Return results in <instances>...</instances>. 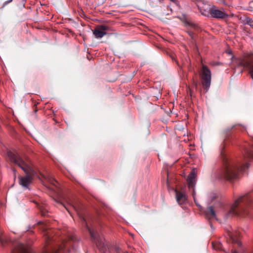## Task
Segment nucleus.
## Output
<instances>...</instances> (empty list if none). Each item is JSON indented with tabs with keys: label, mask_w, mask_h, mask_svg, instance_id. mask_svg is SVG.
I'll use <instances>...</instances> for the list:
<instances>
[{
	"label": "nucleus",
	"mask_w": 253,
	"mask_h": 253,
	"mask_svg": "<svg viewBox=\"0 0 253 253\" xmlns=\"http://www.w3.org/2000/svg\"><path fill=\"white\" fill-rule=\"evenodd\" d=\"M197 5L202 15L207 17L210 16L212 6L202 1H198Z\"/></svg>",
	"instance_id": "9"
},
{
	"label": "nucleus",
	"mask_w": 253,
	"mask_h": 253,
	"mask_svg": "<svg viewBox=\"0 0 253 253\" xmlns=\"http://www.w3.org/2000/svg\"><path fill=\"white\" fill-rule=\"evenodd\" d=\"M249 168V164L246 162L235 161L225 158L219 176L221 178L231 181L238 178L239 173Z\"/></svg>",
	"instance_id": "4"
},
{
	"label": "nucleus",
	"mask_w": 253,
	"mask_h": 253,
	"mask_svg": "<svg viewBox=\"0 0 253 253\" xmlns=\"http://www.w3.org/2000/svg\"><path fill=\"white\" fill-rule=\"evenodd\" d=\"M9 161L20 167L25 173L26 176L19 177V183L28 188L33 177L37 175L32 167L31 160L28 157L22 158L19 154L10 151L7 152Z\"/></svg>",
	"instance_id": "1"
},
{
	"label": "nucleus",
	"mask_w": 253,
	"mask_h": 253,
	"mask_svg": "<svg viewBox=\"0 0 253 253\" xmlns=\"http://www.w3.org/2000/svg\"><path fill=\"white\" fill-rule=\"evenodd\" d=\"M196 173L195 171V170L194 169H193L189 174L188 175L187 178V182L188 188L189 189L190 188H193L194 189L195 183H196ZM195 193L194 189H193V195L194 196Z\"/></svg>",
	"instance_id": "13"
},
{
	"label": "nucleus",
	"mask_w": 253,
	"mask_h": 253,
	"mask_svg": "<svg viewBox=\"0 0 253 253\" xmlns=\"http://www.w3.org/2000/svg\"><path fill=\"white\" fill-rule=\"evenodd\" d=\"M38 207L41 211V214L45 216L47 212V210L42 206L38 205Z\"/></svg>",
	"instance_id": "18"
},
{
	"label": "nucleus",
	"mask_w": 253,
	"mask_h": 253,
	"mask_svg": "<svg viewBox=\"0 0 253 253\" xmlns=\"http://www.w3.org/2000/svg\"><path fill=\"white\" fill-rule=\"evenodd\" d=\"M9 239L8 237L4 235L3 234V232L0 230V243L1 246H5L8 244L9 243Z\"/></svg>",
	"instance_id": "16"
},
{
	"label": "nucleus",
	"mask_w": 253,
	"mask_h": 253,
	"mask_svg": "<svg viewBox=\"0 0 253 253\" xmlns=\"http://www.w3.org/2000/svg\"><path fill=\"white\" fill-rule=\"evenodd\" d=\"M176 201L179 204H182L187 200V195L184 192L175 190Z\"/></svg>",
	"instance_id": "14"
},
{
	"label": "nucleus",
	"mask_w": 253,
	"mask_h": 253,
	"mask_svg": "<svg viewBox=\"0 0 253 253\" xmlns=\"http://www.w3.org/2000/svg\"><path fill=\"white\" fill-rule=\"evenodd\" d=\"M232 62L237 67L248 68L253 80V58L250 55L246 54L239 58H234Z\"/></svg>",
	"instance_id": "5"
},
{
	"label": "nucleus",
	"mask_w": 253,
	"mask_h": 253,
	"mask_svg": "<svg viewBox=\"0 0 253 253\" xmlns=\"http://www.w3.org/2000/svg\"><path fill=\"white\" fill-rule=\"evenodd\" d=\"M253 215V200L247 194L236 199L230 210L226 214V218L233 216L245 217Z\"/></svg>",
	"instance_id": "3"
},
{
	"label": "nucleus",
	"mask_w": 253,
	"mask_h": 253,
	"mask_svg": "<svg viewBox=\"0 0 253 253\" xmlns=\"http://www.w3.org/2000/svg\"><path fill=\"white\" fill-rule=\"evenodd\" d=\"M213 248L215 250H221V245L220 244H218L217 245V247H216L215 245L212 244Z\"/></svg>",
	"instance_id": "20"
},
{
	"label": "nucleus",
	"mask_w": 253,
	"mask_h": 253,
	"mask_svg": "<svg viewBox=\"0 0 253 253\" xmlns=\"http://www.w3.org/2000/svg\"><path fill=\"white\" fill-rule=\"evenodd\" d=\"M245 22L246 24L249 25L253 28V20L250 17H246L245 19Z\"/></svg>",
	"instance_id": "19"
},
{
	"label": "nucleus",
	"mask_w": 253,
	"mask_h": 253,
	"mask_svg": "<svg viewBox=\"0 0 253 253\" xmlns=\"http://www.w3.org/2000/svg\"><path fill=\"white\" fill-rule=\"evenodd\" d=\"M107 31H112V30L108 26L104 25H99L94 29L93 34L96 38L100 39L107 34Z\"/></svg>",
	"instance_id": "8"
},
{
	"label": "nucleus",
	"mask_w": 253,
	"mask_h": 253,
	"mask_svg": "<svg viewBox=\"0 0 253 253\" xmlns=\"http://www.w3.org/2000/svg\"><path fill=\"white\" fill-rule=\"evenodd\" d=\"M55 235V231L52 229H45L43 230L45 245L42 253H57L58 250L69 248L71 246L74 247V244L76 242L77 238L73 234L70 235L68 239H60L61 243L57 244L56 247L53 246L48 247L50 243H53L56 240V239H53V236Z\"/></svg>",
	"instance_id": "2"
},
{
	"label": "nucleus",
	"mask_w": 253,
	"mask_h": 253,
	"mask_svg": "<svg viewBox=\"0 0 253 253\" xmlns=\"http://www.w3.org/2000/svg\"><path fill=\"white\" fill-rule=\"evenodd\" d=\"M128 253L126 252V253Z\"/></svg>",
	"instance_id": "23"
},
{
	"label": "nucleus",
	"mask_w": 253,
	"mask_h": 253,
	"mask_svg": "<svg viewBox=\"0 0 253 253\" xmlns=\"http://www.w3.org/2000/svg\"><path fill=\"white\" fill-rule=\"evenodd\" d=\"M44 178L49 183L55 186H57V184H58L57 181L51 175H48L46 176H44Z\"/></svg>",
	"instance_id": "17"
},
{
	"label": "nucleus",
	"mask_w": 253,
	"mask_h": 253,
	"mask_svg": "<svg viewBox=\"0 0 253 253\" xmlns=\"http://www.w3.org/2000/svg\"><path fill=\"white\" fill-rule=\"evenodd\" d=\"M193 85L196 88L197 87V85H198V84L196 82H195V81H193Z\"/></svg>",
	"instance_id": "22"
},
{
	"label": "nucleus",
	"mask_w": 253,
	"mask_h": 253,
	"mask_svg": "<svg viewBox=\"0 0 253 253\" xmlns=\"http://www.w3.org/2000/svg\"><path fill=\"white\" fill-rule=\"evenodd\" d=\"M210 17L217 19H225L228 17V15L224 11L219 10L216 7L212 5Z\"/></svg>",
	"instance_id": "11"
},
{
	"label": "nucleus",
	"mask_w": 253,
	"mask_h": 253,
	"mask_svg": "<svg viewBox=\"0 0 253 253\" xmlns=\"http://www.w3.org/2000/svg\"><path fill=\"white\" fill-rule=\"evenodd\" d=\"M189 35L190 36L192 39L194 40L195 38V35L192 32H188Z\"/></svg>",
	"instance_id": "21"
},
{
	"label": "nucleus",
	"mask_w": 253,
	"mask_h": 253,
	"mask_svg": "<svg viewBox=\"0 0 253 253\" xmlns=\"http://www.w3.org/2000/svg\"><path fill=\"white\" fill-rule=\"evenodd\" d=\"M61 204L65 207L70 214H71L72 209L75 210L76 212H78V210L76 204L71 200L67 201L66 205L62 204V203H61Z\"/></svg>",
	"instance_id": "15"
},
{
	"label": "nucleus",
	"mask_w": 253,
	"mask_h": 253,
	"mask_svg": "<svg viewBox=\"0 0 253 253\" xmlns=\"http://www.w3.org/2000/svg\"><path fill=\"white\" fill-rule=\"evenodd\" d=\"M222 206L221 204H218L213 206H209L207 209L205 213L207 217L209 219L214 218L216 219V212H218V205Z\"/></svg>",
	"instance_id": "12"
},
{
	"label": "nucleus",
	"mask_w": 253,
	"mask_h": 253,
	"mask_svg": "<svg viewBox=\"0 0 253 253\" xmlns=\"http://www.w3.org/2000/svg\"><path fill=\"white\" fill-rule=\"evenodd\" d=\"M83 220L84 223L86 225V227L89 233L90 237L92 240V241L95 243L96 246L100 250L102 248H104L105 246L104 245V238L102 236L99 234L96 231L95 232L93 230L91 229L86 224V223L84 218H83Z\"/></svg>",
	"instance_id": "7"
},
{
	"label": "nucleus",
	"mask_w": 253,
	"mask_h": 253,
	"mask_svg": "<svg viewBox=\"0 0 253 253\" xmlns=\"http://www.w3.org/2000/svg\"><path fill=\"white\" fill-rule=\"evenodd\" d=\"M12 253H32V249L29 245L18 243Z\"/></svg>",
	"instance_id": "10"
},
{
	"label": "nucleus",
	"mask_w": 253,
	"mask_h": 253,
	"mask_svg": "<svg viewBox=\"0 0 253 253\" xmlns=\"http://www.w3.org/2000/svg\"><path fill=\"white\" fill-rule=\"evenodd\" d=\"M200 77L202 80V84L204 89L207 91L211 86V73L205 65H203L200 71Z\"/></svg>",
	"instance_id": "6"
}]
</instances>
